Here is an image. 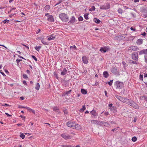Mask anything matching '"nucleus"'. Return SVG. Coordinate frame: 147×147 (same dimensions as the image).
Instances as JSON below:
<instances>
[{
  "label": "nucleus",
  "mask_w": 147,
  "mask_h": 147,
  "mask_svg": "<svg viewBox=\"0 0 147 147\" xmlns=\"http://www.w3.org/2000/svg\"><path fill=\"white\" fill-rule=\"evenodd\" d=\"M59 17L63 22H67L69 20V17L65 13H62L59 15Z\"/></svg>",
  "instance_id": "nucleus-1"
},
{
  "label": "nucleus",
  "mask_w": 147,
  "mask_h": 147,
  "mask_svg": "<svg viewBox=\"0 0 147 147\" xmlns=\"http://www.w3.org/2000/svg\"><path fill=\"white\" fill-rule=\"evenodd\" d=\"M115 97L119 100L121 102L126 104H129V99L125 97H122L118 95H116Z\"/></svg>",
  "instance_id": "nucleus-2"
},
{
  "label": "nucleus",
  "mask_w": 147,
  "mask_h": 147,
  "mask_svg": "<svg viewBox=\"0 0 147 147\" xmlns=\"http://www.w3.org/2000/svg\"><path fill=\"white\" fill-rule=\"evenodd\" d=\"M115 86L116 87L117 89H122L124 87L123 83L119 81H117L115 83Z\"/></svg>",
  "instance_id": "nucleus-3"
},
{
  "label": "nucleus",
  "mask_w": 147,
  "mask_h": 147,
  "mask_svg": "<svg viewBox=\"0 0 147 147\" xmlns=\"http://www.w3.org/2000/svg\"><path fill=\"white\" fill-rule=\"evenodd\" d=\"M128 105H130L134 108L136 109H138L139 108L138 105L134 101L130 100L129 102Z\"/></svg>",
  "instance_id": "nucleus-4"
},
{
  "label": "nucleus",
  "mask_w": 147,
  "mask_h": 147,
  "mask_svg": "<svg viewBox=\"0 0 147 147\" xmlns=\"http://www.w3.org/2000/svg\"><path fill=\"white\" fill-rule=\"evenodd\" d=\"M61 136L65 140L70 139L71 138V136L66 133H63L61 135Z\"/></svg>",
  "instance_id": "nucleus-5"
},
{
  "label": "nucleus",
  "mask_w": 147,
  "mask_h": 147,
  "mask_svg": "<svg viewBox=\"0 0 147 147\" xmlns=\"http://www.w3.org/2000/svg\"><path fill=\"white\" fill-rule=\"evenodd\" d=\"M48 38L47 40L50 41L55 40L56 38V36L54 34H51L47 36Z\"/></svg>",
  "instance_id": "nucleus-6"
},
{
  "label": "nucleus",
  "mask_w": 147,
  "mask_h": 147,
  "mask_svg": "<svg viewBox=\"0 0 147 147\" xmlns=\"http://www.w3.org/2000/svg\"><path fill=\"white\" fill-rule=\"evenodd\" d=\"M139 50V48L137 46H131L128 48L129 51H137Z\"/></svg>",
  "instance_id": "nucleus-7"
},
{
  "label": "nucleus",
  "mask_w": 147,
  "mask_h": 147,
  "mask_svg": "<svg viewBox=\"0 0 147 147\" xmlns=\"http://www.w3.org/2000/svg\"><path fill=\"white\" fill-rule=\"evenodd\" d=\"M110 7V5L108 4H107L104 5H101L100 8L102 9H107Z\"/></svg>",
  "instance_id": "nucleus-8"
},
{
  "label": "nucleus",
  "mask_w": 147,
  "mask_h": 147,
  "mask_svg": "<svg viewBox=\"0 0 147 147\" xmlns=\"http://www.w3.org/2000/svg\"><path fill=\"white\" fill-rule=\"evenodd\" d=\"M132 58L133 59L137 61L138 60V54L135 53H133L131 55Z\"/></svg>",
  "instance_id": "nucleus-9"
},
{
  "label": "nucleus",
  "mask_w": 147,
  "mask_h": 147,
  "mask_svg": "<svg viewBox=\"0 0 147 147\" xmlns=\"http://www.w3.org/2000/svg\"><path fill=\"white\" fill-rule=\"evenodd\" d=\"M72 128L77 130H79L81 129V127L80 125L74 123L73 127H72Z\"/></svg>",
  "instance_id": "nucleus-10"
},
{
  "label": "nucleus",
  "mask_w": 147,
  "mask_h": 147,
  "mask_svg": "<svg viewBox=\"0 0 147 147\" xmlns=\"http://www.w3.org/2000/svg\"><path fill=\"white\" fill-rule=\"evenodd\" d=\"M82 60L84 64H87L88 63V59L85 56H83L82 57Z\"/></svg>",
  "instance_id": "nucleus-11"
},
{
  "label": "nucleus",
  "mask_w": 147,
  "mask_h": 147,
  "mask_svg": "<svg viewBox=\"0 0 147 147\" xmlns=\"http://www.w3.org/2000/svg\"><path fill=\"white\" fill-rule=\"evenodd\" d=\"M47 20L51 22H53L54 21L53 16L51 15H49L48 16Z\"/></svg>",
  "instance_id": "nucleus-12"
},
{
  "label": "nucleus",
  "mask_w": 147,
  "mask_h": 147,
  "mask_svg": "<svg viewBox=\"0 0 147 147\" xmlns=\"http://www.w3.org/2000/svg\"><path fill=\"white\" fill-rule=\"evenodd\" d=\"M71 90H70L69 91L64 92L63 93L62 96H69V94H71Z\"/></svg>",
  "instance_id": "nucleus-13"
},
{
  "label": "nucleus",
  "mask_w": 147,
  "mask_h": 147,
  "mask_svg": "<svg viewBox=\"0 0 147 147\" xmlns=\"http://www.w3.org/2000/svg\"><path fill=\"white\" fill-rule=\"evenodd\" d=\"M143 54L147 55V49H143L140 51L139 54L140 55H142Z\"/></svg>",
  "instance_id": "nucleus-14"
},
{
  "label": "nucleus",
  "mask_w": 147,
  "mask_h": 147,
  "mask_svg": "<svg viewBox=\"0 0 147 147\" xmlns=\"http://www.w3.org/2000/svg\"><path fill=\"white\" fill-rule=\"evenodd\" d=\"M74 123H73L71 122H69L67 123V126L71 127L72 128L73 127Z\"/></svg>",
  "instance_id": "nucleus-15"
},
{
  "label": "nucleus",
  "mask_w": 147,
  "mask_h": 147,
  "mask_svg": "<svg viewBox=\"0 0 147 147\" xmlns=\"http://www.w3.org/2000/svg\"><path fill=\"white\" fill-rule=\"evenodd\" d=\"M90 113L93 116H96L98 115V113H97L95 110L93 109L90 112Z\"/></svg>",
  "instance_id": "nucleus-16"
},
{
  "label": "nucleus",
  "mask_w": 147,
  "mask_h": 147,
  "mask_svg": "<svg viewBox=\"0 0 147 147\" xmlns=\"http://www.w3.org/2000/svg\"><path fill=\"white\" fill-rule=\"evenodd\" d=\"M108 50V49L106 47H102L100 48V51L102 52L105 53Z\"/></svg>",
  "instance_id": "nucleus-17"
},
{
  "label": "nucleus",
  "mask_w": 147,
  "mask_h": 147,
  "mask_svg": "<svg viewBox=\"0 0 147 147\" xmlns=\"http://www.w3.org/2000/svg\"><path fill=\"white\" fill-rule=\"evenodd\" d=\"M143 42V40L142 39H138L136 42V43L137 45H140L142 44Z\"/></svg>",
  "instance_id": "nucleus-18"
},
{
  "label": "nucleus",
  "mask_w": 147,
  "mask_h": 147,
  "mask_svg": "<svg viewBox=\"0 0 147 147\" xmlns=\"http://www.w3.org/2000/svg\"><path fill=\"white\" fill-rule=\"evenodd\" d=\"M140 99L141 100H145L146 101L147 100V97L145 96L144 95L140 96Z\"/></svg>",
  "instance_id": "nucleus-19"
},
{
  "label": "nucleus",
  "mask_w": 147,
  "mask_h": 147,
  "mask_svg": "<svg viewBox=\"0 0 147 147\" xmlns=\"http://www.w3.org/2000/svg\"><path fill=\"white\" fill-rule=\"evenodd\" d=\"M111 111L113 113H115L117 111V108L113 106L110 109Z\"/></svg>",
  "instance_id": "nucleus-20"
},
{
  "label": "nucleus",
  "mask_w": 147,
  "mask_h": 147,
  "mask_svg": "<svg viewBox=\"0 0 147 147\" xmlns=\"http://www.w3.org/2000/svg\"><path fill=\"white\" fill-rule=\"evenodd\" d=\"M93 21L95 22L98 24H99L100 22V21L99 19H97L96 18H94V19Z\"/></svg>",
  "instance_id": "nucleus-21"
},
{
  "label": "nucleus",
  "mask_w": 147,
  "mask_h": 147,
  "mask_svg": "<svg viewBox=\"0 0 147 147\" xmlns=\"http://www.w3.org/2000/svg\"><path fill=\"white\" fill-rule=\"evenodd\" d=\"M26 109L28 110L29 112H32L34 114H35V111L34 110L30 108L29 107H27L26 108Z\"/></svg>",
  "instance_id": "nucleus-22"
},
{
  "label": "nucleus",
  "mask_w": 147,
  "mask_h": 147,
  "mask_svg": "<svg viewBox=\"0 0 147 147\" xmlns=\"http://www.w3.org/2000/svg\"><path fill=\"white\" fill-rule=\"evenodd\" d=\"M67 70L65 68H64L61 72V74L62 75H64L67 73Z\"/></svg>",
  "instance_id": "nucleus-23"
},
{
  "label": "nucleus",
  "mask_w": 147,
  "mask_h": 147,
  "mask_svg": "<svg viewBox=\"0 0 147 147\" xmlns=\"http://www.w3.org/2000/svg\"><path fill=\"white\" fill-rule=\"evenodd\" d=\"M103 75L105 78H107L109 76V74L107 71H104L103 73Z\"/></svg>",
  "instance_id": "nucleus-24"
},
{
  "label": "nucleus",
  "mask_w": 147,
  "mask_h": 147,
  "mask_svg": "<svg viewBox=\"0 0 147 147\" xmlns=\"http://www.w3.org/2000/svg\"><path fill=\"white\" fill-rule=\"evenodd\" d=\"M44 8L45 11H47L50 9V6L49 5H47L45 6Z\"/></svg>",
  "instance_id": "nucleus-25"
},
{
  "label": "nucleus",
  "mask_w": 147,
  "mask_h": 147,
  "mask_svg": "<svg viewBox=\"0 0 147 147\" xmlns=\"http://www.w3.org/2000/svg\"><path fill=\"white\" fill-rule=\"evenodd\" d=\"M41 41L45 45H48V43L47 42L44 41V39L43 38H41Z\"/></svg>",
  "instance_id": "nucleus-26"
},
{
  "label": "nucleus",
  "mask_w": 147,
  "mask_h": 147,
  "mask_svg": "<svg viewBox=\"0 0 147 147\" xmlns=\"http://www.w3.org/2000/svg\"><path fill=\"white\" fill-rule=\"evenodd\" d=\"M101 123H102V124H104V125L107 127H109V125L108 124L107 122H103L102 121L101 122Z\"/></svg>",
  "instance_id": "nucleus-27"
},
{
  "label": "nucleus",
  "mask_w": 147,
  "mask_h": 147,
  "mask_svg": "<svg viewBox=\"0 0 147 147\" xmlns=\"http://www.w3.org/2000/svg\"><path fill=\"white\" fill-rule=\"evenodd\" d=\"M81 91L82 93L83 94H85L87 93L86 90L84 89H81Z\"/></svg>",
  "instance_id": "nucleus-28"
},
{
  "label": "nucleus",
  "mask_w": 147,
  "mask_h": 147,
  "mask_svg": "<svg viewBox=\"0 0 147 147\" xmlns=\"http://www.w3.org/2000/svg\"><path fill=\"white\" fill-rule=\"evenodd\" d=\"M40 86L39 83H37L35 88V89L37 90H38L40 88Z\"/></svg>",
  "instance_id": "nucleus-29"
},
{
  "label": "nucleus",
  "mask_w": 147,
  "mask_h": 147,
  "mask_svg": "<svg viewBox=\"0 0 147 147\" xmlns=\"http://www.w3.org/2000/svg\"><path fill=\"white\" fill-rule=\"evenodd\" d=\"M86 109V107H85V105H84L83 106V107H82V108H81L80 110V112H83L84 111V110H85Z\"/></svg>",
  "instance_id": "nucleus-30"
},
{
  "label": "nucleus",
  "mask_w": 147,
  "mask_h": 147,
  "mask_svg": "<svg viewBox=\"0 0 147 147\" xmlns=\"http://www.w3.org/2000/svg\"><path fill=\"white\" fill-rule=\"evenodd\" d=\"M41 48V47L40 46H36L35 48V49H36V50L38 51H39V50H40V49Z\"/></svg>",
  "instance_id": "nucleus-31"
},
{
  "label": "nucleus",
  "mask_w": 147,
  "mask_h": 147,
  "mask_svg": "<svg viewBox=\"0 0 147 147\" xmlns=\"http://www.w3.org/2000/svg\"><path fill=\"white\" fill-rule=\"evenodd\" d=\"M95 7L94 6H93L92 7L89 9V10L90 11H93L95 10Z\"/></svg>",
  "instance_id": "nucleus-32"
},
{
  "label": "nucleus",
  "mask_w": 147,
  "mask_h": 147,
  "mask_svg": "<svg viewBox=\"0 0 147 147\" xmlns=\"http://www.w3.org/2000/svg\"><path fill=\"white\" fill-rule=\"evenodd\" d=\"M98 121L97 120H91V123L92 124H96L98 123Z\"/></svg>",
  "instance_id": "nucleus-33"
},
{
  "label": "nucleus",
  "mask_w": 147,
  "mask_h": 147,
  "mask_svg": "<svg viewBox=\"0 0 147 147\" xmlns=\"http://www.w3.org/2000/svg\"><path fill=\"white\" fill-rule=\"evenodd\" d=\"M117 69L115 68H113L111 69V72L113 73H115L117 71Z\"/></svg>",
  "instance_id": "nucleus-34"
},
{
  "label": "nucleus",
  "mask_w": 147,
  "mask_h": 147,
  "mask_svg": "<svg viewBox=\"0 0 147 147\" xmlns=\"http://www.w3.org/2000/svg\"><path fill=\"white\" fill-rule=\"evenodd\" d=\"M88 14L86 13V14H85L84 15V18L86 20H88L89 18H88Z\"/></svg>",
  "instance_id": "nucleus-35"
},
{
  "label": "nucleus",
  "mask_w": 147,
  "mask_h": 147,
  "mask_svg": "<svg viewBox=\"0 0 147 147\" xmlns=\"http://www.w3.org/2000/svg\"><path fill=\"white\" fill-rule=\"evenodd\" d=\"M118 12L119 13L122 14L123 13V10L121 8H119L118 9Z\"/></svg>",
  "instance_id": "nucleus-36"
},
{
  "label": "nucleus",
  "mask_w": 147,
  "mask_h": 147,
  "mask_svg": "<svg viewBox=\"0 0 147 147\" xmlns=\"http://www.w3.org/2000/svg\"><path fill=\"white\" fill-rule=\"evenodd\" d=\"M131 140L132 141L135 142L137 140V138L136 137H133L132 138Z\"/></svg>",
  "instance_id": "nucleus-37"
},
{
  "label": "nucleus",
  "mask_w": 147,
  "mask_h": 147,
  "mask_svg": "<svg viewBox=\"0 0 147 147\" xmlns=\"http://www.w3.org/2000/svg\"><path fill=\"white\" fill-rule=\"evenodd\" d=\"M20 137L22 138V139H23L24 138L25 136L23 134H21L20 136Z\"/></svg>",
  "instance_id": "nucleus-38"
},
{
  "label": "nucleus",
  "mask_w": 147,
  "mask_h": 147,
  "mask_svg": "<svg viewBox=\"0 0 147 147\" xmlns=\"http://www.w3.org/2000/svg\"><path fill=\"white\" fill-rule=\"evenodd\" d=\"M9 22V20H7L6 19L4 20L2 22L4 24H5L6 22H7V23H8Z\"/></svg>",
  "instance_id": "nucleus-39"
},
{
  "label": "nucleus",
  "mask_w": 147,
  "mask_h": 147,
  "mask_svg": "<svg viewBox=\"0 0 147 147\" xmlns=\"http://www.w3.org/2000/svg\"><path fill=\"white\" fill-rule=\"evenodd\" d=\"M70 48V49H72V50L73 49H77L75 45H74V46H71Z\"/></svg>",
  "instance_id": "nucleus-40"
},
{
  "label": "nucleus",
  "mask_w": 147,
  "mask_h": 147,
  "mask_svg": "<svg viewBox=\"0 0 147 147\" xmlns=\"http://www.w3.org/2000/svg\"><path fill=\"white\" fill-rule=\"evenodd\" d=\"M53 111H55L56 112H57L58 110V109L57 108V107H54L53 108Z\"/></svg>",
  "instance_id": "nucleus-41"
},
{
  "label": "nucleus",
  "mask_w": 147,
  "mask_h": 147,
  "mask_svg": "<svg viewBox=\"0 0 147 147\" xmlns=\"http://www.w3.org/2000/svg\"><path fill=\"white\" fill-rule=\"evenodd\" d=\"M139 78L140 80L143 81V75L140 74L139 76Z\"/></svg>",
  "instance_id": "nucleus-42"
},
{
  "label": "nucleus",
  "mask_w": 147,
  "mask_h": 147,
  "mask_svg": "<svg viewBox=\"0 0 147 147\" xmlns=\"http://www.w3.org/2000/svg\"><path fill=\"white\" fill-rule=\"evenodd\" d=\"M144 59H145V62L147 63V55H145L144 56Z\"/></svg>",
  "instance_id": "nucleus-43"
},
{
  "label": "nucleus",
  "mask_w": 147,
  "mask_h": 147,
  "mask_svg": "<svg viewBox=\"0 0 147 147\" xmlns=\"http://www.w3.org/2000/svg\"><path fill=\"white\" fill-rule=\"evenodd\" d=\"M83 18H82V17H81V16H80L78 18L79 20V21H82L83 20Z\"/></svg>",
  "instance_id": "nucleus-44"
},
{
  "label": "nucleus",
  "mask_w": 147,
  "mask_h": 147,
  "mask_svg": "<svg viewBox=\"0 0 147 147\" xmlns=\"http://www.w3.org/2000/svg\"><path fill=\"white\" fill-rule=\"evenodd\" d=\"M113 80H111L110 82H108V84L110 86H111L112 84V82Z\"/></svg>",
  "instance_id": "nucleus-45"
},
{
  "label": "nucleus",
  "mask_w": 147,
  "mask_h": 147,
  "mask_svg": "<svg viewBox=\"0 0 147 147\" xmlns=\"http://www.w3.org/2000/svg\"><path fill=\"white\" fill-rule=\"evenodd\" d=\"M32 58L36 61H37V58L34 55L32 56Z\"/></svg>",
  "instance_id": "nucleus-46"
},
{
  "label": "nucleus",
  "mask_w": 147,
  "mask_h": 147,
  "mask_svg": "<svg viewBox=\"0 0 147 147\" xmlns=\"http://www.w3.org/2000/svg\"><path fill=\"white\" fill-rule=\"evenodd\" d=\"M22 60H21V59H17L16 60V62H17V63L18 64L19 63H20V62L22 61Z\"/></svg>",
  "instance_id": "nucleus-47"
},
{
  "label": "nucleus",
  "mask_w": 147,
  "mask_h": 147,
  "mask_svg": "<svg viewBox=\"0 0 147 147\" xmlns=\"http://www.w3.org/2000/svg\"><path fill=\"white\" fill-rule=\"evenodd\" d=\"M23 77L24 78L26 79H28V77L27 76L26 74H24L23 75Z\"/></svg>",
  "instance_id": "nucleus-48"
},
{
  "label": "nucleus",
  "mask_w": 147,
  "mask_h": 147,
  "mask_svg": "<svg viewBox=\"0 0 147 147\" xmlns=\"http://www.w3.org/2000/svg\"><path fill=\"white\" fill-rule=\"evenodd\" d=\"M63 147H72L70 145H64L62 146Z\"/></svg>",
  "instance_id": "nucleus-49"
},
{
  "label": "nucleus",
  "mask_w": 147,
  "mask_h": 147,
  "mask_svg": "<svg viewBox=\"0 0 147 147\" xmlns=\"http://www.w3.org/2000/svg\"><path fill=\"white\" fill-rule=\"evenodd\" d=\"M0 73L3 76H5V74L3 72H2V70H0Z\"/></svg>",
  "instance_id": "nucleus-50"
},
{
  "label": "nucleus",
  "mask_w": 147,
  "mask_h": 147,
  "mask_svg": "<svg viewBox=\"0 0 147 147\" xmlns=\"http://www.w3.org/2000/svg\"><path fill=\"white\" fill-rule=\"evenodd\" d=\"M131 63L132 64H137L136 62V61H132L131 62Z\"/></svg>",
  "instance_id": "nucleus-51"
},
{
  "label": "nucleus",
  "mask_w": 147,
  "mask_h": 147,
  "mask_svg": "<svg viewBox=\"0 0 147 147\" xmlns=\"http://www.w3.org/2000/svg\"><path fill=\"white\" fill-rule=\"evenodd\" d=\"M130 29L131 30L134 31L136 30V29L135 28H134L132 27H131Z\"/></svg>",
  "instance_id": "nucleus-52"
},
{
  "label": "nucleus",
  "mask_w": 147,
  "mask_h": 147,
  "mask_svg": "<svg viewBox=\"0 0 147 147\" xmlns=\"http://www.w3.org/2000/svg\"><path fill=\"white\" fill-rule=\"evenodd\" d=\"M21 45L23 46H24L25 47H26V48H27L28 49H29V47L28 46H27L24 44H22Z\"/></svg>",
  "instance_id": "nucleus-53"
},
{
  "label": "nucleus",
  "mask_w": 147,
  "mask_h": 147,
  "mask_svg": "<svg viewBox=\"0 0 147 147\" xmlns=\"http://www.w3.org/2000/svg\"><path fill=\"white\" fill-rule=\"evenodd\" d=\"M104 114L105 115L107 116L109 114V113L107 112H105L104 113Z\"/></svg>",
  "instance_id": "nucleus-54"
},
{
  "label": "nucleus",
  "mask_w": 147,
  "mask_h": 147,
  "mask_svg": "<svg viewBox=\"0 0 147 147\" xmlns=\"http://www.w3.org/2000/svg\"><path fill=\"white\" fill-rule=\"evenodd\" d=\"M2 106H10V105H8V104H7V103H5L4 105H2Z\"/></svg>",
  "instance_id": "nucleus-55"
},
{
  "label": "nucleus",
  "mask_w": 147,
  "mask_h": 147,
  "mask_svg": "<svg viewBox=\"0 0 147 147\" xmlns=\"http://www.w3.org/2000/svg\"><path fill=\"white\" fill-rule=\"evenodd\" d=\"M113 104L112 103H111L109 104V107L110 109H111V107H113L112 106Z\"/></svg>",
  "instance_id": "nucleus-56"
},
{
  "label": "nucleus",
  "mask_w": 147,
  "mask_h": 147,
  "mask_svg": "<svg viewBox=\"0 0 147 147\" xmlns=\"http://www.w3.org/2000/svg\"><path fill=\"white\" fill-rule=\"evenodd\" d=\"M41 31V30H40V29H38V32H36V33L37 34H38V33H40V32Z\"/></svg>",
  "instance_id": "nucleus-57"
},
{
  "label": "nucleus",
  "mask_w": 147,
  "mask_h": 147,
  "mask_svg": "<svg viewBox=\"0 0 147 147\" xmlns=\"http://www.w3.org/2000/svg\"><path fill=\"white\" fill-rule=\"evenodd\" d=\"M146 34V33L145 32H144L143 33L141 34V35H142L143 36H145Z\"/></svg>",
  "instance_id": "nucleus-58"
},
{
  "label": "nucleus",
  "mask_w": 147,
  "mask_h": 147,
  "mask_svg": "<svg viewBox=\"0 0 147 147\" xmlns=\"http://www.w3.org/2000/svg\"><path fill=\"white\" fill-rule=\"evenodd\" d=\"M16 9V8H12L10 11V12H12L13 10H15Z\"/></svg>",
  "instance_id": "nucleus-59"
},
{
  "label": "nucleus",
  "mask_w": 147,
  "mask_h": 147,
  "mask_svg": "<svg viewBox=\"0 0 147 147\" xmlns=\"http://www.w3.org/2000/svg\"><path fill=\"white\" fill-rule=\"evenodd\" d=\"M16 13H14L12 14H11L9 15V16L10 17H11L12 16H13L14 15L16 14Z\"/></svg>",
  "instance_id": "nucleus-60"
},
{
  "label": "nucleus",
  "mask_w": 147,
  "mask_h": 147,
  "mask_svg": "<svg viewBox=\"0 0 147 147\" xmlns=\"http://www.w3.org/2000/svg\"><path fill=\"white\" fill-rule=\"evenodd\" d=\"M144 78L147 77V74L144 73Z\"/></svg>",
  "instance_id": "nucleus-61"
},
{
  "label": "nucleus",
  "mask_w": 147,
  "mask_h": 147,
  "mask_svg": "<svg viewBox=\"0 0 147 147\" xmlns=\"http://www.w3.org/2000/svg\"><path fill=\"white\" fill-rule=\"evenodd\" d=\"M105 96L107 97L108 96H107V92L106 91V90L105 91Z\"/></svg>",
  "instance_id": "nucleus-62"
},
{
  "label": "nucleus",
  "mask_w": 147,
  "mask_h": 147,
  "mask_svg": "<svg viewBox=\"0 0 147 147\" xmlns=\"http://www.w3.org/2000/svg\"><path fill=\"white\" fill-rule=\"evenodd\" d=\"M20 99L21 100H24V98L23 97H21L20 98Z\"/></svg>",
  "instance_id": "nucleus-63"
},
{
  "label": "nucleus",
  "mask_w": 147,
  "mask_h": 147,
  "mask_svg": "<svg viewBox=\"0 0 147 147\" xmlns=\"http://www.w3.org/2000/svg\"><path fill=\"white\" fill-rule=\"evenodd\" d=\"M64 114L65 115H66L67 113V112L66 110H65L64 111Z\"/></svg>",
  "instance_id": "nucleus-64"
}]
</instances>
